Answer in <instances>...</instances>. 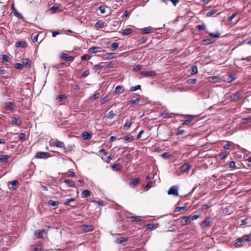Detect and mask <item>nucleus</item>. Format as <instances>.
Wrapping results in <instances>:
<instances>
[{"mask_svg":"<svg viewBox=\"0 0 251 251\" xmlns=\"http://www.w3.org/2000/svg\"><path fill=\"white\" fill-rule=\"evenodd\" d=\"M243 98L244 94L241 91L235 92L230 97L231 100L233 101L242 100Z\"/></svg>","mask_w":251,"mask_h":251,"instance_id":"nucleus-1","label":"nucleus"},{"mask_svg":"<svg viewBox=\"0 0 251 251\" xmlns=\"http://www.w3.org/2000/svg\"><path fill=\"white\" fill-rule=\"evenodd\" d=\"M51 156V155L50 153L48 152H43V151H40V152H37L35 157L36 158H43V159H47L50 157Z\"/></svg>","mask_w":251,"mask_h":251,"instance_id":"nucleus-2","label":"nucleus"},{"mask_svg":"<svg viewBox=\"0 0 251 251\" xmlns=\"http://www.w3.org/2000/svg\"><path fill=\"white\" fill-rule=\"evenodd\" d=\"M178 188L177 186H172L168 190L167 192L168 194L173 195H174L175 196L177 197L179 195L178 193Z\"/></svg>","mask_w":251,"mask_h":251,"instance_id":"nucleus-3","label":"nucleus"},{"mask_svg":"<svg viewBox=\"0 0 251 251\" xmlns=\"http://www.w3.org/2000/svg\"><path fill=\"white\" fill-rule=\"evenodd\" d=\"M190 219L191 217L190 216H183L180 219V224L183 226H186L188 222L190 221Z\"/></svg>","mask_w":251,"mask_h":251,"instance_id":"nucleus-4","label":"nucleus"},{"mask_svg":"<svg viewBox=\"0 0 251 251\" xmlns=\"http://www.w3.org/2000/svg\"><path fill=\"white\" fill-rule=\"evenodd\" d=\"M8 185H11L12 186L10 187L9 188L10 189L12 190H16L18 187H19V182L17 180H13L11 181H9L8 182Z\"/></svg>","mask_w":251,"mask_h":251,"instance_id":"nucleus-5","label":"nucleus"},{"mask_svg":"<svg viewBox=\"0 0 251 251\" xmlns=\"http://www.w3.org/2000/svg\"><path fill=\"white\" fill-rule=\"evenodd\" d=\"M60 58L67 61H73L74 59V57L72 56H68L67 54L65 53H62L60 55Z\"/></svg>","mask_w":251,"mask_h":251,"instance_id":"nucleus-6","label":"nucleus"},{"mask_svg":"<svg viewBox=\"0 0 251 251\" xmlns=\"http://www.w3.org/2000/svg\"><path fill=\"white\" fill-rule=\"evenodd\" d=\"M47 233L45 229L37 230L34 232V235L38 238H43V234Z\"/></svg>","mask_w":251,"mask_h":251,"instance_id":"nucleus-7","label":"nucleus"},{"mask_svg":"<svg viewBox=\"0 0 251 251\" xmlns=\"http://www.w3.org/2000/svg\"><path fill=\"white\" fill-rule=\"evenodd\" d=\"M244 241H245L243 239V237H241L237 239L236 241L234 243V246L236 248L242 247L243 246V243Z\"/></svg>","mask_w":251,"mask_h":251,"instance_id":"nucleus-8","label":"nucleus"},{"mask_svg":"<svg viewBox=\"0 0 251 251\" xmlns=\"http://www.w3.org/2000/svg\"><path fill=\"white\" fill-rule=\"evenodd\" d=\"M11 9L15 16L19 17L20 19L23 18L22 15L19 13L17 9L15 8L14 3L11 5Z\"/></svg>","mask_w":251,"mask_h":251,"instance_id":"nucleus-9","label":"nucleus"},{"mask_svg":"<svg viewBox=\"0 0 251 251\" xmlns=\"http://www.w3.org/2000/svg\"><path fill=\"white\" fill-rule=\"evenodd\" d=\"M200 226L202 228L209 226H210L209 219L208 218H206L201 223Z\"/></svg>","mask_w":251,"mask_h":251,"instance_id":"nucleus-10","label":"nucleus"},{"mask_svg":"<svg viewBox=\"0 0 251 251\" xmlns=\"http://www.w3.org/2000/svg\"><path fill=\"white\" fill-rule=\"evenodd\" d=\"M11 123L17 126H21L22 125V121L16 117H13L11 120Z\"/></svg>","mask_w":251,"mask_h":251,"instance_id":"nucleus-11","label":"nucleus"},{"mask_svg":"<svg viewBox=\"0 0 251 251\" xmlns=\"http://www.w3.org/2000/svg\"><path fill=\"white\" fill-rule=\"evenodd\" d=\"M141 74L145 77H150L154 76L155 75V72L153 71H149L146 72H142Z\"/></svg>","mask_w":251,"mask_h":251,"instance_id":"nucleus-12","label":"nucleus"},{"mask_svg":"<svg viewBox=\"0 0 251 251\" xmlns=\"http://www.w3.org/2000/svg\"><path fill=\"white\" fill-rule=\"evenodd\" d=\"M191 168V166L189 163H184L180 167V171L181 172H185L189 170Z\"/></svg>","mask_w":251,"mask_h":251,"instance_id":"nucleus-13","label":"nucleus"},{"mask_svg":"<svg viewBox=\"0 0 251 251\" xmlns=\"http://www.w3.org/2000/svg\"><path fill=\"white\" fill-rule=\"evenodd\" d=\"M127 241V237L117 238L115 242L117 244H122Z\"/></svg>","mask_w":251,"mask_h":251,"instance_id":"nucleus-14","label":"nucleus"},{"mask_svg":"<svg viewBox=\"0 0 251 251\" xmlns=\"http://www.w3.org/2000/svg\"><path fill=\"white\" fill-rule=\"evenodd\" d=\"M81 229L85 232H88L93 231L94 228L92 226L84 225L82 226Z\"/></svg>","mask_w":251,"mask_h":251,"instance_id":"nucleus-15","label":"nucleus"},{"mask_svg":"<svg viewBox=\"0 0 251 251\" xmlns=\"http://www.w3.org/2000/svg\"><path fill=\"white\" fill-rule=\"evenodd\" d=\"M14 106L13 103L11 102H6L5 103V108L7 110H13Z\"/></svg>","mask_w":251,"mask_h":251,"instance_id":"nucleus-16","label":"nucleus"},{"mask_svg":"<svg viewBox=\"0 0 251 251\" xmlns=\"http://www.w3.org/2000/svg\"><path fill=\"white\" fill-rule=\"evenodd\" d=\"M54 146L57 148L65 149V145L63 142L56 140L54 142Z\"/></svg>","mask_w":251,"mask_h":251,"instance_id":"nucleus-17","label":"nucleus"},{"mask_svg":"<svg viewBox=\"0 0 251 251\" xmlns=\"http://www.w3.org/2000/svg\"><path fill=\"white\" fill-rule=\"evenodd\" d=\"M69 187H75V183L72 179H65L64 181Z\"/></svg>","mask_w":251,"mask_h":251,"instance_id":"nucleus-18","label":"nucleus"},{"mask_svg":"<svg viewBox=\"0 0 251 251\" xmlns=\"http://www.w3.org/2000/svg\"><path fill=\"white\" fill-rule=\"evenodd\" d=\"M31 249L33 251H41L42 249V247L40 245H33L31 246Z\"/></svg>","mask_w":251,"mask_h":251,"instance_id":"nucleus-19","label":"nucleus"},{"mask_svg":"<svg viewBox=\"0 0 251 251\" xmlns=\"http://www.w3.org/2000/svg\"><path fill=\"white\" fill-rule=\"evenodd\" d=\"M22 64L24 67L29 68L31 65V61L29 59H23Z\"/></svg>","mask_w":251,"mask_h":251,"instance_id":"nucleus-20","label":"nucleus"},{"mask_svg":"<svg viewBox=\"0 0 251 251\" xmlns=\"http://www.w3.org/2000/svg\"><path fill=\"white\" fill-rule=\"evenodd\" d=\"M82 137L84 140L90 139L91 138V134L87 131L83 132L82 133Z\"/></svg>","mask_w":251,"mask_h":251,"instance_id":"nucleus-21","label":"nucleus"},{"mask_svg":"<svg viewBox=\"0 0 251 251\" xmlns=\"http://www.w3.org/2000/svg\"><path fill=\"white\" fill-rule=\"evenodd\" d=\"M10 158V156L8 155H1L0 157V161L4 163H7Z\"/></svg>","mask_w":251,"mask_h":251,"instance_id":"nucleus-22","label":"nucleus"},{"mask_svg":"<svg viewBox=\"0 0 251 251\" xmlns=\"http://www.w3.org/2000/svg\"><path fill=\"white\" fill-rule=\"evenodd\" d=\"M61 5L60 4H58V6H53L50 8V10L51 11L52 13H55L58 11H61Z\"/></svg>","mask_w":251,"mask_h":251,"instance_id":"nucleus-23","label":"nucleus"},{"mask_svg":"<svg viewBox=\"0 0 251 251\" xmlns=\"http://www.w3.org/2000/svg\"><path fill=\"white\" fill-rule=\"evenodd\" d=\"M104 24L103 22L99 20L95 24L94 26L96 28H102L104 26Z\"/></svg>","mask_w":251,"mask_h":251,"instance_id":"nucleus-24","label":"nucleus"},{"mask_svg":"<svg viewBox=\"0 0 251 251\" xmlns=\"http://www.w3.org/2000/svg\"><path fill=\"white\" fill-rule=\"evenodd\" d=\"M139 181V178H134L129 182V185L131 187H134L138 184Z\"/></svg>","mask_w":251,"mask_h":251,"instance_id":"nucleus-25","label":"nucleus"},{"mask_svg":"<svg viewBox=\"0 0 251 251\" xmlns=\"http://www.w3.org/2000/svg\"><path fill=\"white\" fill-rule=\"evenodd\" d=\"M132 124V122L131 121H127L123 126V129L125 130H126L128 129V128L131 126Z\"/></svg>","mask_w":251,"mask_h":251,"instance_id":"nucleus-26","label":"nucleus"},{"mask_svg":"<svg viewBox=\"0 0 251 251\" xmlns=\"http://www.w3.org/2000/svg\"><path fill=\"white\" fill-rule=\"evenodd\" d=\"M155 184V183L153 181H151L148 182L147 185L144 187V190L145 191L149 190L151 187H153Z\"/></svg>","mask_w":251,"mask_h":251,"instance_id":"nucleus-27","label":"nucleus"},{"mask_svg":"<svg viewBox=\"0 0 251 251\" xmlns=\"http://www.w3.org/2000/svg\"><path fill=\"white\" fill-rule=\"evenodd\" d=\"M25 46H26L25 42L24 41H23L17 42L15 44V47L16 48H19V47L25 48Z\"/></svg>","mask_w":251,"mask_h":251,"instance_id":"nucleus-28","label":"nucleus"},{"mask_svg":"<svg viewBox=\"0 0 251 251\" xmlns=\"http://www.w3.org/2000/svg\"><path fill=\"white\" fill-rule=\"evenodd\" d=\"M59 203L58 201H55L52 200H50L48 202V204L50 206H55L58 205Z\"/></svg>","mask_w":251,"mask_h":251,"instance_id":"nucleus-29","label":"nucleus"},{"mask_svg":"<svg viewBox=\"0 0 251 251\" xmlns=\"http://www.w3.org/2000/svg\"><path fill=\"white\" fill-rule=\"evenodd\" d=\"M115 115L116 113H114L112 110H111L105 115V117L108 119H112Z\"/></svg>","mask_w":251,"mask_h":251,"instance_id":"nucleus-30","label":"nucleus"},{"mask_svg":"<svg viewBox=\"0 0 251 251\" xmlns=\"http://www.w3.org/2000/svg\"><path fill=\"white\" fill-rule=\"evenodd\" d=\"M132 32V30L131 28H126L124 29L122 31V35L123 36H126L131 34Z\"/></svg>","mask_w":251,"mask_h":251,"instance_id":"nucleus-31","label":"nucleus"},{"mask_svg":"<svg viewBox=\"0 0 251 251\" xmlns=\"http://www.w3.org/2000/svg\"><path fill=\"white\" fill-rule=\"evenodd\" d=\"M100 49V47H93L92 48H90L89 50H88V51L90 52V53H95L98 51H99V50Z\"/></svg>","mask_w":251,"mask_h":251,"instance_id":"nucleus-32","label":"nucleus"},{"mask_svg":"<svg viewBox=\"0 0 251 251\" xmlns=\"http://www.w3.org/2000/svg\"><path fill=\"white\" fill-rule=\"evenodd\" d=\"M82 198H87L90 196V192L88 190H84L81 193Z\"/></svg>","mask_w":251,"mask_h":251,"instance_id":"nucleus-33","label":"nucleus"},{"mask_svg":"<svg viewBox=\"0 0 251 251\" xmlns=\"http://www.w3.org/2000/svg\"><path fill=\"white\" fill-rule=\"evenodd\" d=\"M251 122V117L244 118L241 119V123L243 124H246Z\"/></svg>","mask_w":251,"mask_h":251,"instance_id":"nucleus-34","label":"nucleus"},{"mask_svg":"<svg viewBox=\"0 0 251 251\" xmlns=\"http://www.w3.org/2000/svg\"><path fill=\"white\" fill-rule=\"evenodd\" d=\"M66 98L67 97L64 95H60L56 97V100H58V101L61 102L65 100Z\"/></svg>","mask_w":251,"mask_h":251,"instance_id":"nucleus-35","label":"nucleus"},{"mask_svg":"<svg viewBox=\"0 0 251 251\" xmlns=\"http://www.w3.org/2000/svg\"><path fill=\"white\" fill-rule=\"evenodd\" d=\"M114 54H115V53H108L104 56V58L105 59H108V60L112 59L114 57Z\"/></svg>","mask_w":251,"mask_h":251,"instance_id":"nucleus-36","label":"nucleus"},{"mask_svg":"<svg viewBox=\"0 0 251 251\" xmlns=\"http://www.w3.org/2000/svg\"><path fill=\"white\" fill-rule=\"evenodd\" d=\"M172 113L163 112L161 114V116L163 118H171L172 117Z\"/></svg>","mask_w":251,"mask_h":251,"instance_id":"nucleus-37","label":"nucleus"},{"mask_svg":"<svg viewBox=\"0 0 251 251\" xmlns=\"http://www.w3.org/2000/svg\"><path fill=\"white\" fill-rule=\"evenodd\" d=\"M123 139L126 142H130L133 140V136H126L123 137Z\"/></svg>","mask_w":251,"mask_h":251,"instance_id":"nucleus-38","label":"nucleus"},{"mask_svg":"<svg viewBox=\"0 0 251 251\" xmlns=\"http://www.w3.org/2000/svg\"><path fill=\"white\" fill-rule=\"evenodd\" d=\"M196 28L200 31H201V30H204L206 29V25L204 24H202L201 25H199L197 26Z\"/></svg>","mask_w":251,"mask_h":251,"instance_id":"nucleus-39","label":"nucleus"},{"mask_svg":"<svg viewBox=\"0 0 251 251\" xmlns=\"http://www.w3.org/2000/svg\"><path fill=\"white\" fill-rule=\"evenodd\" d=\"M158 226V224H149L146 225V227L148 229H151L153 228H156Z\"/></svg>","mask_w":251,"mask_h":251,"instance_id":"nucleus-40","label":"nucleus"},{"mask_svg":"<svg viewBox=\"0 0 251 251\" xmlns=\"http://www.w3.org/2000/svg\"><path fill=\"white\" fill-rule=\"evenodd\" d=\"M131 222H140L141 221L139 216H131L129 217Z\"/></svg>","mask_w":251,"mask_h":251,"instance_id":"nucleus-41","label":"nucleus"},{"mask_svg":"<svg viewBox=\"0 0 251 251\" xmlns=\"http://www.w3.org/2000/svg\"><path fill=\"white\" fill-rule=\"evenodd\" d=\"M243 239L247 242L251 241V232L249 234H246L243 236Z\"/></svg>","mask_w":251,"mask_h":251,"instance_id":"nucleus-42","label":"nucleus"},{"mask_svg":"<svg viewBox=\"0 0 251 251\" xmlns=\"http://www.w3.org/2000/svg\"><path fill=\"white\" fill-rule=\"evenodd\" d=\"M75 201V199L71 198L69 199H67L65 202H64V204L66 205H70L73 206V205H71V203L72 202H74Z\"/></svg>","mask_w":251,"mask_h":251,"instance_id":"nucleus-43","label":"nucleus"},{"mask_svg":"<svg viewBox=\"0 0 251 251\" xmlns=\"http://www.w3.org/2000/svg\"><path fill=\"white\" fill-rule=\"evenodd\" d=\"M140 101V99L139 98L136 99V100H131L127 102V104H137Z\"/></svg>","mask_w":251,"mask_h":251,"instance_id":"nucleus-44","label":"nucleus"},{"mask_svg":"<svg viewBox=\"0 0 251 251\" xmlns=\"http://www.w3.org/2000/svg\"><path fill=\"white\" fill-rule=\"evenodd\" d=\"M198 68L196 66H193L191 68L190 73L191 75L197 74L198 73Z\"/></svg>","mask_w":251,"mask_h":251,"instance_id":"nucleus-45","label":"nucleus"},{"mask_svg":"<svg viewBox=\"0 0 251 251\" xmlns=\"http://www.w3.org/2000/svg\"><path fill=\"white\" fill-rule=\"evenodd\" d=\"M213 42H214V41L210 38L202 40V43L204 45L210 44Z\"/></svg>","mask_w":251,"mask_h":251,"instance_id":"nucleus-46","label":"nucleus"},{"mask_svg":"<svg viewBox=\"0 0 251 251\" xmlns=\"http://www.w3.org/2000/svg\"><path fill=\"white\" fill-rule=\"evenodd\" d=\"M227 76H228V74H226L223 75L222 77V80H223L224 81H226L228 83L232 82V79H230V78H229V77H227Z\"/></svg>","mask_w":251,"mask_h":251,"instance_id":"nucleus-47","label":"nucleus"},{"mask_svg":"<svg viewBox=\"0 0 251 251\" xmlns=\"http://www.w3.org/2000/svg\"><path fill=\"white\" fill-rule=\"evenodd\" d=\"M138 89H141V86L140 85H137L135 86L131 87L129 89V91L133 92V91H136Z\"/></svg>","mask_w":251,"mask_h":251,"instance_id":"nucleus-48","label":"nucleus"},{"mask_svg":"<svg viewBox=\"0 0 251 251\" xmlns=\"http://www.w3.org/2000/svg\"><path fill=\"white\" fill-rule=\"evenodd\" d=\"M121 165L119 163L115 164L112 166V169L114 171H118L120 170Z\"/></svg>","mask_w":251,"mask_h":251,"instance_id":"nucleus-49","label":"nucleus"},{"mask_svg":"<svg viewBox=\"0 0 251 251\" xmlns=\"http://www.w3.org/2000/svg\"><path fill=\"white\" fill-rule=\"evenodd\" d=\"M228 154H229V152L226 151H225L221 152V159H224L226 157H227Z\"/></svg>","mask_w":251,"mask_h":251,"instance_id":"nucleus-50","label":"nucleus"},{"mask_svg":"<svg viewBox=\"0 0 251 251\" xmlns=\"http://www.w3.org/2000/svg\"><path fill=\"white\" fill-rule=\"evenodd\" d=\"M119 47V43L117 42L113 43L111 45V50H116Z\"/></svg>","mask_w":251,"mask_h":251,"instance_id":"nucleus-51","label":"nucleus"},{"mask_svg":"<svg viewBox=\"0 0 251 251\" xmlns=\"http://www.w3.org/2000/svg\"><path fill=\"white\" fill-rule=\"evenodd\" d=\"M1 59L2 62H8L9 61V57L5 54L1 55Z\"/></svg>","mask_w":251,"mask_h":251,"instance_id":"nucleus-52","label":"nucleus"},{"mask_svg":"<svg viewBox=\"0 0 251 251\" xmlns=\"http://www.w3.org/2000/svg\"><path fill=\"white\" fill-rule=\"evenodd\" d=\"M232 144H233V143H232L230 142L227 141V142H226V144L225 145H223V147L225 149L228 150V149H229V148L231 146Z\"/></svg>","mask_w":251,"mask_h":251,"instance_id":"nucleus-53","label":"nucleus"},{"mask_svg":"<svg viewBox=\"0 0 251 251\" xmlns=\"http://www.w3.org/2000/svg\"><path fill=\"white\" fill-rule=\"evenodd\" d=\"M191 123H192L191 119L185 120L183 121L182 125L188 126V125H190Z\"/></svg>","mask_w":251,"mask_h":251,"instance_id":"nucleus-54","label":"nucleus"},{"mask_svg":"<svg viewBox=\"0 0 251 251\" xmlns=\"http://www.w3.org/2000/svg\"><path fill=\"white\" fill-rule=\"evenodd\" d=\"M115 65V63L112 61L108 63V64L106 65V69H110L111 68L114 67V65Z\"/></svg>","mask_w":251,"mask_h":251,"instance_id":"nucleus-55","label":"nucleus"},{"mask_svg":"<svg viewBox=\"0 0 251 251\" xmlns=\"http://www.w3.org/2000/svg\"><path fill=\"white\" fill-rule=\"evenodd\" d=\"M228 167L231 169H233L236 168V163L234 161H232L230 162L228 165Z\"/></svg>","mask_w":251,"mask_h":251,"instance_id":"nucleus-56","label":"nucleus"},{"mask_svg":"<svg viewBox=\"0 0 251 251\" xmlns=\"http://www.w3.org/2000/svg\"><path fill=\"white\" fill-rule=\"evenodd\" d=\"M184 133H185V130L184 129H181L180 127H179L177 129V131L176 133V135H179L183 134Z\"/></svg>","mask_w":251,"mask_h":251,"instance_id":"nucleus-57","label":"nucleus"},{"mask_svg":"<svg viewBox=\"0 0 251 251\" xmlns=\"http://www.w3.org/2000/svg\"><path fill=\"white\" fill-rule=\"evenodd\" d=\"M26 135L25 133H21L19 136V139L22 141L25 140Z\"/></svg>","mask_w":251,"mask_h":251,"instance_id":"nucleus-58","label":"nucleus"},{"mask_svg":"<svg viewBox=\"0 0 251 251\" xmlns=\"http://www.w3.org/2000/svg\"><path fill=\"white\" fill-rule=\"evenodd\" d=\"M39 34H33L32 35V41L33 42H36L37 41L38 37Z\"/></svg>","mask_w":251,"mask_h":251,"instance_id":"nucleus-59","label":"nucleus"},{"mask_svg":"<svg viewBox=\"0 0 251 251\" xmlns=\"http://www.w3.org/2000/svg\"><path fill=\"white\" fill-rule=\"evenodd\" d=\"M23 67V65L21 63H16L14 64V67L17 69H21Z\"/></svg>","mask_w":251,"mask_h":251,"instance_id":"nucleus-60","label":"nucleus"},{"mask_svg":"<svg viewBox=\"0 0 251 251\" xmlns=\"http://www.w3.org/2000/svg\"><path fill=\"white\" fill-rule=\"evenodd\" d=\"M90 58H91L89 54H84V55H82L81 57V59L82 60H89Z\"/></svg>","mask_w":251,"mask_h":251,"instance_id":"nucleus-61","label":"nucleus"},{"mask_svg":"<svg viewBox=\"0 0 251 251\" xmlns=\"http://www.w3.org/2000/svg\"><path fill=\"white\" fill-rule=\"evenodd\" d=\"M101 64L102 63H100L99 64L95 65L93 67L94 69L95 70V71H97V70L100 69V68H102L103 67V66L101 65Z\"/></svg>","mask_w":251,"mask_h":251,"instance_id":"nucleus-62","label":"nucleus"},{"mask_svg":"<svg viewBox=\"0 0 251 251\" xmlns=\"http://www.w3.org/2000/svg\"><path fill=\"white\" fill-rule=\"evenodd\" d=\"M197 81L196 79H189L187 80V83L189 84H194Z\"/></svg>","mask_w":251,"mask_h":251,"instance_id":"nucleus-63","label":"nucleus"},{"mask_svg":"<svg viewBox=\"0 0 251 251\" xmlns=\"http://www.w3.org/2000/svg\"><path fill=\"white\" fill-rule=\"evenodd\" d=\"M150 32V30L148 27H145L142 29V33L143 34H147Z\"/></svg>","mask_w":251,"mask_h":251,"instance_id":"nucleus-64","label":"nucleus"}]
</instances>
